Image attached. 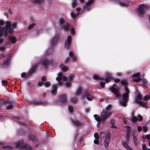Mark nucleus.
<instances>
[{"instance_id":"nucleus-6","label":"nucleus","mask_w":150,"mask_h":150,"mask_svg":"<svg viewBox=\"0 0 150 150\" xmlns=\"http://www.w3.org/2000/svg\"><path fill=\"white\" fill-rule=\"evenodd\" d=\"M148 5L142 4L139 5L137 8L136 9V12L140 17L144 16L145 11L149 8Z\"/></svg>"},{"instance_id":"nucleus-60","label":"nucleus","mask_w":150,"mask_h":150,"mask_svg":"<svg viewBox=\"0 0 150 150\" xmlns=\"http://www.w3.org/2000/svg\"><path fill=\"white\" fill-rule=\"evenodd\" d=\"M51 52V50H49L48 51H47L46 52L47 54H50Z\"/></svg>"},{"instance_id":"nucleus-49","label":"nucleus","mask_w":150,"mask_h":150,"mask_svg":"<svg viewBox=\"0 0 150 150\" xmlns=\"http://www.w3.org/2000/svg\"><path fill=\"white\" fill-rule=\"evenodd\" d=\"M146 138L149 141V145L150 146V134L146 135Z\"/></svg>"},{"instance_id":"nucleus-24","label":"nucleus","mask_w":150,"mask_h":150,"mask_svg":"<svg viewBox=\"0 0 150 150\" xmlns=\"http://www.w3.org/2000/svg\"><path fill=\"white\" fill-rule=\"evenodd\" d=\"M59 99L60 101L63 103H65L67 100V98L65 95H62L61 96Z\"/></svg>"},{"instance_id":"nucleus-56","label":"nucleus","mask_w":150,"mask_h":150,"mask_svg":"<svg viewBox=\"0 0 150 150\" xmlns=\"http://www.w3.org/2000/svg\"><path fill=\"white\" fill-rule=\"evenodd\" d=\"M142 127L141 126H138L137 128V130L139 132H140L142 130Z\"/></svg>"},{"instance_id":"nucleus-25","label":"nucleus","mask_w":150,"mask_h":150,"mask_svg":"<svg viewBox=\"0 0 150 150\" xmlns=\"http://www.w3.org/2000/svg\"><path fill=\"white\" fill-rule=\"evenodd\" d=\"M83 91V89L81 87L79 88L77 90L76 94V95H79L81 94H85V93H84V92H82Z\"/></svg>"},{"instance_id":"nucleus-15","label":"nucleus","mask_w":150,"mask_h":150,"mask_svg":"<svg viewBox=\"0 0 150 150\" xmlns=\"http://www.w3.org/2000/svg\"><path fill=\"white\" fill-rule=\"evenodd\" d=\"M132 120L134 122H135L137 120L139 121H142V117L140 115H139L137 117L136 116H132Z\"/></svg>"},{"instance_id":"nucleus-64","label":"nucleus","mask_w":150,"mask_h":150,"mask_svg":"<svg viewBox=\"0 0 150 150\" xmlns=\"http://www.w3.org/2000/svg\"><path fill=\"white\" fill-rule=\"evenodd\" d=\"M42 96L44 98H45V97H46V93L45 92H44L43 94H42Z\"/></svg>"},{"instance_id":"nucleus-13","label":"nucleus","mask_w":150,"mask_h":150,"mask_svg":"<svg viewBox=\"0 0 150 150\" xmlns=\"http://www.w3.org/2000/svg\"><path fill=\"white\" fill-rule=\"evenodd\" d=\"M22 142H17L16 143V146H21L22 149L27 150H30L31 149V148L30 146L26 144H23Z\"/></svg>"},{"instance_id":"nucleus-52","label":"nucleus","mask_w":150,"mask_h":150,"mask_svg":"<svg viewBox=\"0 0 150 150\" xmlns=\"http://www.w3.org/2000/svg\"><path fill=\"white\" fill-rule=\"evenodd\" d=\"M43 83H44L43 82L40 81L38 82V85L39 86H41L43 85Z\"/></svg>"},{"instance_id":"nucleus-47","label":"nucleus","mask_w":150,"mask_h":150,"mask_svg":"<svg viewBox=\"0 0 150 150\" xmlns=\"http://www.w3.org/2000/svg\"><path fill=\"white\" fill-rule=\"evenodd\" d=\"M71 101L73 103H76L77 101V100L76 98L73 97L71 99Z\"/></svg>"},{"instance_id":"nucleus-35","label":"nucleus","mask_w":150,"mask_h":150,"mask_svg":"<svg viewBox=\"0 0 150 150\" xmlns=\"http://www.w3.org/2000/svg\"><path fill=\"white\" fill-rule=\"evenodd\" d=\"M93 78L96 80H98L100 79H103L102 78H101L99 75H94L93 76Z\"/></svg>"},{"instance_id":"nucleus-37","label":"nucleus","mask_w":150,"mask_h":150,"mask_svg":"<svg viewBox=\"0 0 150 150\" xmlns=\"http://www.w3.org/2000/svg\"><path fill=\"white\" fill-rule=\"evenodd\" d=\"M142 148L143 150H150V149L148 148L144 144H142Z\"/></svg>"},{"instance_id":"nucleus-55","label":"nucleus","mask_w":150,"mask_h":150,"mask_svg":"<svg viewBox=\"0 0 150 150\" xmlns=\"http://www.w3.org/2000/svg\"><path fill=\"white\" fill-rule=\"evenodd\" d=\"M86 96H81V99L82 100L83 102V100H84L86 99Z\"/></svg>"},{"instance_id":"nucleus-54","label":"nucleus","mask_w":150,"mask_h":150,"mask_svg":"<svg viewBox=\"0 0 150 150\" xmlns=\"http://www.w3.org/2000/svg\"><path fill=\"white\" fill-rule=\"evenodd\" d=\"M142 82L143 83L146 84L147 83V80L145 79H143L142 80Z\"/></svg>"},{"instance_id":"nucleus-2","label":"nucleus","mask_w":150,"mask_h":150,"mask_svg":"<svg viewBox=\"0 0 150 150\" xmlns=\"http://www.w3.org/2000/svg\"><path fill=\"white\" fill-rule=\"evenodd\" d=\"M121 83L123 85H124V89L125 93L120 96V95L117 90L113 87L110 88L109 90L112 92L115 95L116 97H120L119 102L120 104L122 106L125 107L126 106L127 103L128 101V94L129 91L128 88L126 85L127 83V80L126 79H122L121 81Z\"/></svg>"},{"instance_id":"nucleus-44","label":"nucleus","mask_w":150,"mask_h":150,"mask_svg":"<svg viewBox=\"0 0 150 150\" xmlns=\"http://www.w3.org/2000/svg\"><path fill=\"white\" fill-rule=\"evenodd\" d=\"M50 83L49 81H46L44 83V85L46 87L50 86Z\"/></svg>"},{"instance_id":"nucleus-27","label":"nucleus","mask_w":150,"mask_h":150,"mask_svg":"<svg viewBox=\"0 0 150 150\" xmlns=\"http://www.w3.org/2000/svg\"><path fill=\"white\" fill-rule=\"evenodd\" d=\"M24 133L25 131L23 129L20 128L18 130L17 135L18 136L24 134Z\"/></svg>"},{"instance_id":"nucleus-34","label":"nucleus","mask_w":150,"mask_h":150,"mask_svg":"<svg viewBox=\"0 0 150 150\" xmlns=\"http://www.w3.org/2000/svg\"><path fill=\"white\" fill-rule=\"evenodd\" d=\"M13 104L11 103H10L8 105L6 106V108L7 110H11L13 108Z\"/></svg>"},{"instance_id":"nucleus-17","label":"nucleus","mask_w":150,"mask_h":150,"mask_svg":"<svg viewBox=\"0 0 150 150\" xmlns=\"http://www.w3.org/2000/svg\"><path fill=\"white\" fill-rule=\"evenodd\" d=\"M11 57L10 56L8 57L6 60L3 62V65L4 68H7L9 64V62L10 60Z\"/></svg>"},{"instance_id":"nucleus-51","label":"nucleus","mask_w":150,"mask_h":150,"mask_svg":"<svg viewBox=\"0 0 150 150\" xmlns=\"http://www.w3.org/2000/svg\"><path fill=\"white\" fill-rule=\"evenodd\" d=\"M70 31L71 33L74 34L75 33V30L73 28H71Z\"/></svg>"},{"instance_id":"nucleus-38","label":"nucleus","mask_w":150,"mask_h":150,"mask_svg":"<svg viewBox=\"0 0 150 150\" xmlns=\"http://www.w3.org/2000/svg\"><path fill=\"white\" fill-rule=\"evenodd\" d=\"M105 82H106L105 81H100V85L102 88H103L105 86Z\"/></svg>"},{"instance_id":"nucleus-7","label":"nucleus","mask_w":150,"mask_h":150,"mask_svg":"<svg viewBox=\"0 0 150 150\" xmlns=\"http://www.w3.org/2000/svg\"><path fill=\"white\" fill-rule=\"evenodd\" d=\"M54 25L57 29L59 27L60 29L63 28L64 29L69 30L70 28L69 24L65 23L64 20L63 19H59V23H55Z\"/></svg>"},{"instance_id":"nucleus-53","label":"nucleus","mask_w":150,"mask_h":150,"mask_svg":"<svg viewBox=\"0 0 150 150\" xmlns=\"http://www.w3.org/2000/svg\"><path fill=\"white\" fill-rule=\"evenodd\" d=\"M6 48V47L4 46H2L0 47V50L3 52L4 51V49Z\"/></svg>"},{"instance_id":"nucleus-33","label":"nucleus","mask_w":150,"mask_h":150,"mask_svg":"<svg viewBox=\"0 0 150 150\" xmlns=\"http://www.w3.org/2000/svg\"><path fill=\"white\" fill-rule=\"evenodd\" d=\"M129 143L125 142H122V144L125 148L127 149L130 146L127 144Z\"/></svg>"},{"instance_id":"nucleus-20","label":"nucleus","mask_w":150,"mask_h":150,"mask_svg":"<svg viewBox=\"0 0 150 150\" xmlns=\"http://www.w3.org/2000/svg\"><path fill=\"white\" fill-rule=\"evenodd\" d=\"M73 75L72 74L69 75V81H67L65 82V84L67 88L69 87L70 86L71 83L70 81H71L73 80Z\"/></svg>"},{"instance_id":"nucleus-58","label":"nucleus","mask_w":150,"mask_h":150,"mask_svg":"<svg viewBox=\"0 0 150 150\" xmlns=\"http://www.w3.org/2000/svg\"><path fill=\"white\" fill-rule=\"evenodd\" d=\"M3 147L5 148V149H10L11 148V147L9 146H8V145H4V146H3Z\"/></svg>"},{"instance_id":"nucleus-59","label":"nucleus","mask_w":150,"mask_h":150,"mask_svg":"<svg viewBox=\"0 0 150 150\" xmlns=\"http://www.w3.org/2000/svg\"><path fill=\"white\" fill-rule=\"evenodd\" d=\"M139 73H136L133 74L132 75L133 76H138L139 75Z\"/></svg>"},{"instance_id":"nucleus-14","label":"nucleus","mask_w":150,"mask_h":150,"mask_svg":"<svg viewBox=\"0 0 150 150\" xmlns=\"http://www.w3.org/2000/svg\"><path fill=\"white\" fill-rule=\"evenodd\" d=\"M71 37L70 35H69L67 38V40L65 41V47L66 48L68 49L71 45Z\"/></svg>"},{"instance_id":"nucleus-30","label":"nucleus","mask_w":150,"mask_h":150,"mask_svg":"<svg viewBox=\"0 0 150 150\" xmlns=\"http://www.w3.org/2000/svg\"><path fill=\"white\" fill-rule=\"evenodd\" d=\"M110 127L112 128H116V126L115 125V121L113 119H112L110 120Z\"/></svg>"},{"instance_id":"nucleus-41","label":"nucleus","mask_w":150,"mask_h":150,"mask_svg":"<svg viewBox=\"0 0 150 150\" xmlns=\"http://www.w3.org/2000/svg\"><path fill=\"white\" fill-rule=\"evenodd\" d=\"M43 1V0H35L34 2L36 4H39L42 3Z\"/></svg>"},{"instance_id":"nucleus-62","label":"nucleus","mask_w":150,"mask_h":150,"mask_svg":"<svg viewBox=\"0 0 150 150\" xmlns=\"http://www.w3.org/2000/svg\"><path fill=\"white\" fill-rule=\"evenodd\" d=\"M127 150H133V149L131 148V147L130 146L127 149H126Z\"/></svg>"},{"instance_id":"nucleus-3","label":"nucleus","mask_w":150,"mask_h":150,"mask_svg":"<svg viewBox=\"0 0 150 150\" xmlns=\"http://www.w3.org/2000/svg\"><path fill=\"white\" fill-rule=\"evenodd\" d=\"M51 64H53V61L52 59H48L47 58H44L40 62H38L37 65L33 66L27 74H26L25 72L22 73L21 74V76L23 78H27L31 76L37 69L38 65L40 66L42 65L46 69L48 66Z\"/></svg>"},{"instance_id":"nucleus-36","label":"nucleus","mask_w":150,"mask_h":150,"mask_svg":"<svg viewBox=\"0 0 150 150\" xmlns=\"http://www.w3.org/2000/svg\"><path fill=\"white\" fill-rule=\"evenodd\" d=\"M131 129L128 126H127V128L126 129V133L127 135H129L131 133Z\"/></svg>"},{"instance_id":"nucleus-42","label":"nucleus","mask_w":150,"mask_h":150,"mask_svg":"<svg viewBox=\"0 0 150 150\" xmlns=\"http://www.w3.org/2000/svg\"><path fill=\"white\" fill-rule=\"evenodd\" d=\"M126 141L125 142H127L128 143H129V135L127 134L126 135Z\"/></svg>"},{"instance_id":"nucleus-29","label":"nucleus","mask_w":150,"mask_h":150,"mask_svg":"<svg viewBox=\"0 0 150 150\" xmlns=\"http://www.w3.org/2000/svg\"><path fill=\"white\" fill-rule=\"evenodd\" d=\"M60 67L62 70L64 72H66L68 70V69L65 67V65L63 64H61Z\"/></svg>"},{"instance_id":"nucleus-4","label":"nucleus","mask_w":150,"mask_h":150,"mask_svg":"<svg viewBox=\"0 0 150 150\" xmlns=\"http://www.w3.org/2000/svg\"><path fill=\"white\" fill-rule=\"evenodd\" d=\"M149 99H150V95L146 96L143 98L141 94L137 93L135 97V100L136 103L146 109L147 108V100Z\"/></svg>"},{"instance_id":"nucleus-40","label":"nucleus","mask_w":150,"mask_h":150,"mask_svg":"<svg viewBox=\"0 0 150 150\" xmlns=\"http://www.w3.org/2000/svg\"><path fill=\"white\" fill-rule=\"evenodd\" d=\"M142 78L140 77H138L137 78H134L133 79V80L134 81H139L142 80Z\"/></svg>"},{"instance_id":"nucleus-28","label":"nucleus","mask_w":150,"mask_h":150,"mask_svg":"<svg viewBox=\"0 0 150 150\" xmlns=\"http://www.w3.org/2000/svg\"><path fill=\"white\" fill-rule=\"evenodd\" d=\"M93 116L96 120L98 122H100L101 121H102L101 117L100 118L99 117V116L97 114H95ZM100 117H101V116ZM104 122V121L103 122Z\"/></svg>"},{"instance_id":"nucleus-21","label":"nucleus","mask_w":150,"mask_h":150,"mask_svg":"<svg viewBox=\"0 0 150 150\" xmlns=\"http://www.w3.org/2000/svg\"><path fill=\"white\" fill-rule=\"evenodd\" d=\"M8 40L13 44L15 43L16 41V38L14 36H9L8 37Z\"/></svg>"},{"instance_id":"nucleus-18","label":"nucleus","mask_w":150,"mask_h":150,"mask_svg":"<svg viewBox=\"0 0 150 150\" xmlns=\"http://www.w3.org/2000/svg\"><path fill=\"white\" fill-rule=\"evenodd\" d=\"M32 103L33 104H40L42 105H46L47 104V102L42 101L33 100L32 101Z\"/></svg>"},{"instance_id":"nucleus-12","label":"nucleus","mask_w":150,"mask_h":150,"mask_svg":"<svg viewBox=\"0 0 150 150\" xmlns=\"http://www.w3.org/2000/svg\"><path fill=\"white\" fill-rule=\"evenodd\" d=\"M59 38V34H57L51 39V46L52 47H54L56 45Z\"/></svg>"},{"instance_id":"nucleus-50","label":"nucleus","mask_w":150,"mask_h":150,"mask_svg":"<svg viewBox=\"0 0 150 150\" xmlns=\"http://www.w3.org/2000/svg\"><path fill=\"white\" fill-rule=\"evenodd\" d=\"M143 131L144 132H146L147 130H148V128L146 126H143Z\"/></svg>"},{"instance_id":"nucleus-45","label":"nucleus","mask_w":150,"mask_h":150,"mask_svg":"<svg viewBox=\"0 0 150 150\" xmlns=\"http://www.w3.org/2000/svg\"><path fill=\"white\" fill-rule=\"evenodd\" d=\"M68 109L70 112H72L73 111V106L71 105H69L68 106Z\"/></svg>"},{"instance_id":"nucleus-16","label":"nucleus","mask_w":150,"mask_h":150,"mask_svg":"<svg viewBox=\"0 0 150 150\" xmlns=\"http://www.w3.org/2000/svg\"><path fill=\"white\" fill-rule=\"evenodd\" d=\"M28 137L29 139L33 142H35L37 140V138L35 135L32 133H30L28 135Z\"/></svg>"},{"instance_id":"nucleus-43","label":"nucleus","mask_w":150,"mask_h":150,"mask_svg":"<svg viewBox=\"0 0 150 150\" xmlns=\"http://www.w3.org/2000/svg\"><path fill=\"white\" fill-rule=\"evenodd\" d=\"M7 81L6 80H2V85L3 86H6L7 84Z\"/></svg>"},{"instance_id":"nucleus-39","label":"nucleus","mask_w":150,"mask_h":150,"mask_svg":"<svg viewBox=\"0 0 150 150\" xmlns=\"http://www.w3.org/2000/svg\"><path fill=\"white\" fill-rule=\"evenodd\" d=\"M133 142L135 144V146H136L137 144V139L136 137L134 135H133Z\"/></svg>"},{"instance_id":"nucleus-46","label":"nucleus","mask_w":150,"mask_h":150,"mask_svg":"<svg viewBox=\"0 0 150 150\" xmlns=\"http://www.w3.org/2000/svg\"><path fill=\"white\" fill-rule=\"evenodd\" d=\"M94 137L96 139H99V136L98 134L97 133H95L94 134Z\"/></svg>"},{"instance_id":"nucleus-19","label":"nucleus","mask_w":150,"mask_h":150,"mask_svg":"<svg viewBox=\"0 0 150 150\" xmlns=\"http://www.w3.org/2000/svg\"><path fill=\"white\" fill-rule=\"evenodd\" d=\"M52 90H50L51 93L53 95H54L57 93V84H54L52 86Z\"/></svg>"},{"instance_id":"nucleus-26","label":"nucleus","mask_w":150,"mask_h":150,"mask_svg":"<svg viewBox=\"0 0 150 150\" xmlns=\"http://www.w3.org/2000/svg\"><path fill=\"white\" fill-rule=\"evenodd\" d=\"M79 14V11H77L76 14L73 11H71V17L73 18H75Z\"/></svg>"},{"instance_id":"nucleus-61","label":"nucleus","mask_w":150,"mask_h":150,"mask_svg":"<svg viewBox=\"0 0 150 150\" xmlns=\"http://www.w3.org/2000/svg\"><path fill=\"white\" fill-rule=\"evenodd\" d=\"M5 57V55L4 54H0V58H2Z\"/></svg>"},{"instance_id":"nucleus-31","label":"nucleus","mask_w":150,"mask_h":150,"mask_svg":"<svg viewBox=\"0 0 150 150\" xmlns=\"http://www.w3.org/2000/svg\"><path fill=\"white\" fill-rule=\"evenodd\" d=\"M77 0H73L71 5L73 8H74L76 7L78 4Z\"/></svg>"},{"instance_id":"nucleus-11","label":"nucleus","mask_w":150,"mask_h":150,"mask_svg":"<svg viewBox=\"0 0 150 150\" xmlns=\"http://www.w3.org/2000/svg\"><path fill=\"white\" fill-rule=\"evenodd\" d=\"M57 75L56 79L58 81V84L59 85H62L63 81L67 79V77L66 76H64L62 72L58 73Z\"/></svg>"},{"instance_id":"nucleus-63","label":"nucleus","mask_w":150,"mask_h":150,"mask_svg":"<svg viewBox=\"0 0 150 150\" xmlns=\"http://www.w3.org/2000/svg\"><path fill=\"white\" fill-rule=\"evenodd\" d=\"M120 80L118 79H115V81L116 82H119L120 81Z\"/></svg>"},{"instance_id":"nucleus-22","label":"nucleus","mask_w":150,"mask_h":150,"mask_svg":"<svg viewBox=\"0 0 150 150\" xmlns=\"http://www.w3.org/2000/svg\"><path fill=\"white\" fill-rule=\"evenodd\" d=\"M85 95L86 97V98L87 100H92L93 98V97L91 95L89 94L87 92H85Z\"/></svg>"},{"instance_id":"nucleus-57","label":"nucleus","mask_w":150,"mask_h":150,"mask_svg":"<svg viewBox=\"0 0 150 150\" xmlns=\"http://www.w3.org/2000/svg\"><path fill=\"white\" fill-rule=\"evenodd\" d=\"M94 143L95 144H98L99 143V141L98 140V139H96V140H95L94 141Z\"/></svg>"},{"instance_id":"nucleus-10","label":"nucleus","mask_w":150,"mask_h":150,"mask_svg":"<svg viewBox=\"0 0 150 150\" xmlns=\"http://www.w3.org/2000/svg\"><path fill=\"white\" fill-rule=\"evenodd\" d=\"M69 57H68L66 58L64 61V63L65 64H67L68 62H73L76 59V56L75 54L72 51H70L69 53Z\"/></svg>"},{"instance_id":"nucleus-48","label":"nucleus","mask_w":150,"mask_h":150,"mask_svg":"<svg viewBox=\"0 0 150 150\" xmlns=\"http://www.w3.org/2000/svg\"><path fill=\"white\" fill-rule=\"evenodd\" d=\"M35 25V23H33L32 24L28 26V29H31Z\"/></svg>"},{"instance_id":"nucleus-9","label":"nucleus","mask_w":150,"mask_h":150,"mask_svg":"<svg viewBox=\"0 0 150 150\" xmlns=\"http://www.w3.org/2000/svg\"><path fill=\"white\" fill-rule=\"evenodd\" d=\"M95 0H88V1L85 3L82 6L83 10L87 11L91 9L93 7V4Z\"/></svg>"},{"instance_id":"nucleus-23","label":"nucleus","mask_w":150,"mask_h":150,"mask_svg":"<svg viewBox=\"0 0 150 150\" xmlns=\"http://www.w3.org/2000/svg\"><path fill=\"white\" fill-rule=\"evenodd\" d=\"M111 74L109 73H107L106 74V77L104 78H102L106 82H108L110 79L112 78Z\"/></svg>"},{"instance_id":"nucleus-5","label":"nucleus","mask_w":150,"mask_h":150,"mask_svg":"<svg viewBox=\"0 0 150 150\" xmlns=\"http://www.w3.org/2000/svg\"><path fill=\"white\" fill-rule=\"evenodd\" d=\"M112 105L109 104L106 107V110H103L101 114V117L103 122L105 121L112 114L110 109Z\"/></svg>"},{"instance_id":"nucleus-8","label":"nucleus","mask_w":150,"mask_h":150,"mask_svg":"<svg viewBox=\"0 0 150 150\" xmlns=\"http://www.w3.org/2000/svg\"><path fill=\"white\" fill-rule=\"evenodd\" d=\"M100 134L101 139L104 140L105 147L106 148L108 146L110 139V138L109 136L107 135L104 132H101Z\"/></svg>"},{"instance_id":"nucleus-1","label":"nucleus","mask_w":150,"mask_h":150,"mask_svg":"<svg viewBox=\"0 0 150 150\" xmlns=\"http://www.w3.org/2000/svg\"><path fill=\"white\" fill-rule=\"evenodd\" d=\"M16 25L10 21L4 23V21H0V45L4 42L7 34L14 31Z\"/></svg>"},{"instance_id":"nucleus-32","label":"nucleus","mask_w":150,"mask_h":150,"mask_svg":"<svg viewBox=\"0 0 150 150\" xmlns=\"http://www.w3.org/2000/svg\"><path fill=\"white\" fill-rule=\"evenodd\" d=\"M73 123L76 126H79L81 125V123L77 120H74L73 121Z\"/></svg>"}]
</instances>
